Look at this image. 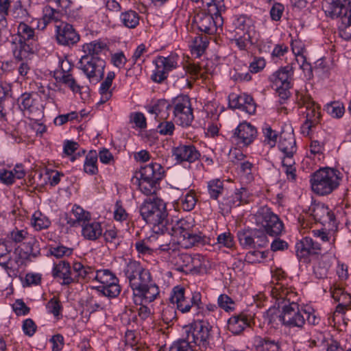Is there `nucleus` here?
<instances>
[{
	"label": "nucleus",
	"instance_id": "nucleus-31",
	"mask_svg": "<svg viewBox=\"0 0 351 351\" xmlns=\"http://www.w3.org/2000/svg\"><path fill=\"white\" fill-rule=\"evenodd\" d=\"M159 293V287L152 280L134 292L136 296L141 298L144 302L148 303L155 300Z\"/></svg>",
	"mask_w": 351,
	"mask_h": 351
},
{
	"label": "nucleus",
	"instance_id": "nucleus-51",
	"mask_svg": "<svg viewBox=\"0 0 351 351\" xmlns=\"http://www.w3.org/2000/svg\"><path fill=\"white\" fill-rule=\"evenodd\" d=\"M339 36L344 40L351 38V10L348 16L341 19V24L339 27Z\"/></svg>",
	"mask_w": 351,
	"mask_h": 351
},
{
	"label": "nucleus",
	"instance_id": "nucleus-22",
	"mask_svg": "<svg viewBox=\"0 0 351 351\" xmlns=\"http://www.w3.org/2000/svg\"><path fill=\"white\" fill-rule=\"evenodd\" d=\"M172 155L180 163L184 162L193 163L199 160L201 157L200 152L192 143L180 144L178 146L173 147Z\"/></svg>",
	"mask_w": 351,
	"mask_h": 351
},
{
	"label": "nucleus",
	"instance_id": "nucleus-54",
	"mask_svg": "<svg viewBox=\"0 0 351 351\" xmlns=\"http://www.w3.org/2000/svg\"><path fill=\"white\" fill-rule=\"evenodd\" d=\"M263 133L265 137L264 143L271 147H274L277 142V132L273 130L269 125L265 124L263 128Z\"/></svg>",
	"mask_w": 351,
	"mask_h": 351
},
{
	"label": "nucleus",
	"instance_id": "nucleus-40",
	"mask_svg": "<svg viewBox=\"0 0 351 351\" xmlns=\"http://www.w3.org/2000/svg\"><path fill=\"white\" fill-rule=\"evenodd\" d=\"M107 49V45L100 40H93L82 46V50L86 53L85 56L95 57H97L98 55Z\"/></svg>",
	"mask_w": 351,
	"mask_h": 351
},
{
	"label": "nucleus",
	"instance_id": "nucleus-41",
	"mask_svg": "<svg viewBox=\"0 0 351 351\" xmlns=\"http://www.w3.org/2000/svg\"><path fill=\"white\" fill-rule=\"evenodd\" d=\"M152 275L150 271L143 268L142 271L137 275L136 277L133 278L129 283L133 291L135 292L141 287H143V286L147 283H149L151 280Z\"/></svg>",
	"mask_w": 351,
	"mask_h": 351
},
{
	"label": "nucleus",
	"instance_id": "nucleus-38",
	"mask_svg": "<svg viewBox=\"0 0 351 351\" xmlns=\"http://www.w3.org/2000/svg\"><path fill=\"white\" fill-rule=\"evenodd\" d=\"M97 158L98 154L96 151L91 150L88 153L84 163V171L86 173L90 176L97 174Z\"/></svg>",
	"mask_w": 351,
	"mask_h": 351
},
{
	"label": "nucleus",
	"instance_id": "nucleus-57",
	"mask_svg": "<svg viewBox=\"0 0 351 351\" xmlns=\"http://www.w3.org/2000/svg\"><path fill=\"white\" fill-rule=\"evenodd\" d=\"M25 253L28 256H32L33 257H36L38 254H40V245L39 242L34 237H29L28 241L25 243Z\"/></svg>",
	"mask_w": 351,
	"mask_h": 351
},
{
	"label": "nucleus",
	"instance_id": "nucleus-26",
	"mask_svg": "<svg viewBox=\"0 0 351 351\" xmlns=\"http://www.w3.org/2000/svg\"><path fill=\"white\" fill-rule=\"evenodd\" d=\"M253 347L255 351H282V341L281 338L258 335L254 338Z\"/></svg>",
	"mask_w": 351,
	"mask_h": 351
},
{
	"label": "nucleus",
	"instance_id": "nucleus-23",
	"mask_svg": "<svg viewBox=\"0 0 351 351\" xmlns=\"http://www.w3.org/2000/svg\"><path fill=\"white\" fill-rule=\"evenodd\" d=\"M296 256L300 260L306 261L311 255L321 251L320 244L311 237H306L295 244Z\"/></svg>",
	"mask_w": 351,
	"mask_h": 351
},
{
	"label": "nucleus",
	"instance_id": "nucleus-61",
	"mask_svg": "<svg viewBox=\"0 0 351 351\" xmlns=\"http://www.w3.org/2000/svg\"><path fill=\"white\" fill-rule=\"evenodd\" d=\"M61 82L66 86L70 88L73 92H79L80 86L77 84L73 75L66 71L62 72L61 77Z\"/></svg>",
	"mask_w": 351,
	"mask_h": 351
},
{
	"label": "nucleus",
	"instance_id": "nucleus-45",
	"mask_svg": "<svg viewBox=\"0 0 351 351\" xmlns=\"http://www.w3.org/2000/svg\"><path fill=\"white\" fill-rule=\"evenodd\" d=\"M32 225L36 230H41L49 227L51 221L40 211H36L32 218Z\"/></svg>",
	"mask_w": 351,
	"mask_h": 351
},
{
	"label": "nucleus",
	"instance_id": "nucleus-58",
	"mask_svg": "<svg viewBox=\"0 0 351 351\" xmlns=\"http://www.w3.org/2000/svg\"><path fill=\"white\" fill-rule=\"evenodd\" d=\"M29 237H30L27 230H19L17 228H15L11 231L8 235V239L15 243H19L23 241H27Z\"/></svg>",
	"mask_w": 351,
	"mask_h": 351
},
{
	"label": "nucleus",
	"instance_id": "nucleus-44",
	"mask_svg": "<svg viewBox=\"0 0 351 351\" xmlns=\"http://www.w3.org/2000/svg\"><path fill=\"white\" fill-rule=\"evenodd\" d=\"M137 336L132 330H127L125 334V342L127 347H130L133 351H147L148 348L143 343L137 341Z\"/></svg>",
	"mask_w": 351,
	"mask_h": 351
},
{
	"label": "nucleus",
	"instance_id": "nucleus-29",
	"mask_svg": "<svg viewBox=\"0 0 351 351\" xmlns=\"http://www.w3.org/2000/svg\"><path fill=\"white\" fill-rule=\"evenodd\" d=\"M293 69L292 66L287 65L274 72L269 80L276 87L279 86H292Z\"/></svg>",
	"mask_w": 351,
	"mask_h": 351
},
{
	"label": "nucleus",
	"instance_id": "nucleus-53",
	"mask_svg": "<svg viewBox=\"0 0 351 351\" xmlns=\"http://www.w3.org/2000/svg\"><path fill=\"white\" fill-rule=\"evenodd\" d=\"M267 251H250L245 256V261L249 264H255L261 263L263 260L265 259L268 256Z\"/></svg>",
	"mask_w": 351,
	"mask_h": 351
},
{
	"label": "nucleus",
	"instance_id": "nucleus-47",
	"mask_svg": "<svg viewBox=\"0 0 351 351\" xmlns=\"http://www.w3.org/2000/svg\"><path fill=\"white\" fill-rule=\"evenodd\" d=\"M143 269V267L139 262L130 260L126 264L123 269V272L130 282L133 280V278L136 277L137 275H138Z\"/></svg>",
	"mask_w": 351,
	"mask_h": 351
},
{
	"label": "nucleus",
	"instance_id": "nucleus-17",
	"mask_svg": "<svg viewBox=\"0 0 351 351\" xmlns=\"http://www.w3.org/2000/svg\"><path fill=\"white\" fill-rule=\"evenodd\" d=\"M179 57L176 53H171L167 57L158 56L155 60L156 69L152 75V80L157 83H162L168 77L169 73L178 66Z\"/></svg>",
	"mask_w": 351,
	"mask_h": 351
},
{
	"label": "nucleus",
	"instance_id": "nucleus-5",
	"mask_svg": "<svg viewBox=\"0 0 351 351\" xmlns=\"http://www.w3.org/2000/svg\"><path fill=\"white\" fill-rule=\"evenodd\" d=\"M18 42L11 44L14 57L23 61L29 58L38 49L37 36L34 29L24 23H20L17 28Z\"/></svg>",
	"mask_w": 351,
	"mask_h": 351
},
{
	"label": "nucleus",
	"instance_id": "nucleus-19",
	"mask_svg": "<svg viewBox=\"0 0 351 351\" xmlns=\"http://www.w3.org/2000/svg\"><path fill=\"white\" fill-rule=\"evenodd\" d=\"M296 101L300 108L304 107L306 108V121L313 123V124H318L321 117L319 107L313 100L311 97L303 93H298L296 95Z\"/></svg>",
	"mask_w": 351,
	"mask_h": 351
},
{
	"label": "nucleus",
	"instance_id": "nucleus-11",
	"mask_svg": "<svg viewBox=\"0 0 351 351\" xmlns=\"http://www.w3.org/2000/svg\"><path fill=\"white\" fill-rule=\"evenodd\" d=\"M211 326L204 320H197L185 327L186 339L201 350H206L209 344Z\"/></svg>",
	"mask_w": 351,
	"mask_h": 351
},
{
	"label": "nucleus",
	"instance_id": "nucleus-46",
	"mask_svg": "<svg viewBox=\"0 0 351 351\" xmlns=\"http://www.w3.org/2000/svg\"><path fill=\"white\" fill-rule=\"evenodd\" d=\"M282 165L287 179L294 181L296 178V167L294 157H282Z\"/></svg>",
	"mask_w": 351,
	"mask_h": 351
},
{
	"label": "nucleus",
	"instance_id": "nucleus-9",
	"mask_svg": "<svg viewBox=\"0 0 351 351\" xmlns=\"http://www.w3.org/2000/svg\"><path fill=\"white\" fill-rule=\"evenodd\" d=\"M101 284L95 287L99 296H105L110 299L117 298L121 287L118 278L109 269L97 270L95 279Z\"/></svg>",
	"mask_w": 351,
	"mask_h": 351
},
{
	"label": "nucleus",
	"instance_id": "nucleus-63",
	"mask_svg": "<svg viewBox=\"0 0 351 351\" xmlns=\"http://www.w3.org/2000/svg\"><path fill=\"white\" fill-rule=\"evenodd\" d=\"M218 306L228 312L234 310V302L232 299L226 294H221L217 300Z\"/></svg>",
	"mask_w": 351,
	"mask_h": 351
},
{
	"label": "nucleus",
	"instance_id": "nucleus-48",
	"mask_svg": "<svg viewBox=\"0 0 351 351\" xmlns=\"http://www.w3.org/2000/svg\"><path fill=\"white\" fill-rule=\"evenodd\" d=\"M179 201L180 206L184 210L191 211L195 208L197 199L194 191L191 190Z\"/></svg>",
	"mask_w": 351,
	"mask_h": 351
},
{
	"label": "nucleus",
	"instance_id": "nucleus-1",
	"mask_svg": "<svg viewBox=\"0 0 351 351\" xmlns=\"http://www.w3.org/2000/svg\"><path fill=\"white\" fill-rule=\"evenodd\" d=\"M271 294L278 308H282L279 315L282 324L288 328H302L306 322V310L300 308L294 289L277 284L271 289Z\"/></svg>",
	"mask_w": 351,
	"mask_h": 351
},
{
	"label": "nucleus",
	"instance_id": "nucleus-49",
	"mask_svg": "<svg viewBox=\"0 0 351 351\" xmlns=\"http://www.w3.org/2000/svg\"><path fill=\"white\" fill-rule=\"evenodd\" d=\"M245 192V188L242 187L237 189L233 195L226 199V202L223 203V205L226 206L229 208L240 206L244 200L243 193Z\"/></svg>",
	"mask_w": 351,
	"mask_h": 351
},
{
	"label": "nucleus",
	"instance_id": "nucleus-32",
	"mask_svg": "<svg viewBox=\"0 0 351 351\" xmlns=\"http://www.w3.org/2000/svg\"><path fill=\"white\" fill-rule=\"evenodd\" d=\"M309 210L314 219L322 223L333 221L335 219L334 215L324 204H314Z\"/></svg>",
	"mask_w": 351,
	"mask_h": 351
},
{
	"label": "nucleus",
	"instance_id": "nucleus-56",
	"mask_svg": "<svg viewBox=\"0 0 351 351\" xmlns=\"http://www.w3.org/2000/svg\"><path fill=\"white\" fill-rule=\"evenodd\" d=\"M291 49L293 53L295 56L296 60L299 62H301L302 64L306 61V58L304 56L305 51L304 45L300 40H295L291 43Z\"/></svg>",
	"mask_w": 351,
	"mask_h": 351
},
{
	"label": "nucleus",
	"instance_id": "nucleus-21",
	"mask_svg": "<svg viewBox=\"0 0 351 351\" xmlns=\"http://www.w3.org/2000/svg\"><path fill=\"white\" fill-rule=\"evenodd\" d=\"M56 28V38L59 45L71 47L79 42L80 35L72 25L61 23Z\"/></svg>",
	"mask_w": 351,
	"mask_h": 351
},
{
	"label": "nucleus",
	"instance_id": "nucleus-2",
	"mask_svg": "<svg viewBox=\"0 0 351 351\" xmlns=\"http://www.w3.org/2000/svg\"><path fill=\"white\" fill-rule=\"evenodd\" d=\"M165 176V170L158 162H152L142 166L138 171H135L131 179L132 184L145 195L156 194L160 181Z\"/></svg>",
	"mask_w": 351,
	"mask_h": 351
},
{
	"label": "nucleus",
	"instance_id": "nucleus-52",
	"mask_svg": "<svg viewBox=\"0 0 351 351\" xmlns=\"http://www.w3.org/2000/svg\"><path fill=\"white\" fill-rule=\"evenodd\" d=\"M186 71L190 75V78L194 81L198 79L203 80L206 78V73L199 65L194 63H189L186 66Z\"/></svg>",
	"mask_w": 351,
	"mask_h": 351
},
{
	"label": "nucleus",
	"instance_id": "nucleus-50",
	"mask_svg": "<svg viewBox=\"0 0 351 351\" xmlns=\"http://www.w3.org/2000/svg\"><path fill=\"white\" fill-rule=\"evenodd\" d=\"M61 14L59 11L50 7L45 6L43 10L42 20L45 26L52 21H58L60 20Z\"/></svg>",
	"mask_w": 351,
	"mask_h": 351
},
{
	"label": "nucleus",
	"instance_id": "nucleus-64",
	"mask_svg": "<svg viewBox=\"0 0 351 351\" xmlns=\"http://www.w3.org/2000/svg\"><path fill=\"white\" fill-rule=\"evenodd\" d=\"M193 346L185 338L173 343L169 351H193Z\"/></svg>",
	"mask_w": 351,
	"mask_h": 351
},
{
	"label": "nucleus",
	"instance_id": "nucleus-14",
	"mask_svg": "<svg viewBox=\"0 0 351 351\" xmlns=\"http://www.w3.org/2000/svg\"><path fill=\"white\" fill-rule=\"evenodd\" d=\"M172 108L176 123L183 127L189 126L194 119L191 99L188 95H180L173 99Z\"/></svg>",
	"mask_w": 351,
	"mask_h": 351
},
{
	"label": "nucleus",
	"instance_id": "nucleus-28",
	"mask_svg": "<svg viewBox=\"0 0 351 351\" xmlns=\"http://www.w3.org/2000/svg\"><path fill=\"white\" fill-rule=\"evenodd\" d=\"M252 317L250 315L241 313L229 318L228 328L234 335L241 334L247 327L250 326Z\"/></svg>",
	"mask_w": 351,
	"mask_h": 351
},
{
	"label": "nucleus",
	"instance_id": "nucleus-10",
	"mask_svg": "<svg viewBox=\"0 0 351 351\" xmlns=\"http://www.w3.org/2000/svg\"><path fill=\"white\" fill-rule=\"evenodd\" d=\"M213 1L214 4L210 5V7H215L216 10L213 14L201 13L197 14L194 19L198 29L208 34L215 33L217 28L221 27L223 24L221 12L225 10V6L223 4H221L218 0H213Z\"/></svg>",
	"mask_w": 351,
	"mask_h": 351
},
{
	"label": "nucleus",
	"instance_id": "nucleus-15",
	"mask_svg": "<svg viewBox=\"0 0 351 351\" xmlns=\"http://www.w3.org/2000/svg\"><path fill=\"white\" fill-rule=\"evenodd\" d=\"M79 64L90 81L98 82L104 77L106 62L101 58L83 56Z\"/></svg>",
	"mask_w": 351,
	"mask_h": 351
},
{
	"label": "nucleus",
	"instance_id": "nucleus-18",
	"mask_svg": "<svg viewBox=\"0 0 351 351\" xmlns=\"http://www.w3.org/2000/svg\"><path fill=\"white\" fill-rule=\"evenodd\" d=\"M256 137V128L252 124L245 121L241 123L235 128L231 138L237 145L247 147L254 142Z\"/></svg>",
	"mask_w": 351,
	"mask_h": 351
},
{
	"label": "nucleus",
	"instance_id": "nucleus-7",
	"mask_svg": "<svg viewBox=\"0 0 351 351\" xmlns=\"http://www.w3.org/2000/svg\"><path fill=\"white\" fill-rule=\"evenodd\" d=\"M169 300L171 304H176L177 308L182 313H189L192 308L198 311L203 308L201 293L195 291L191 296L186 295V290L182 286L173 288Z\"/></svg>",
	"mask_w": 351,
	"mask_h": 351
},
{
	"label": "nucleus",
	"instance_id": "nucleus-6",
	"mask_svg": "<svg viewBox=\"0 0 351 351\" xmlns=\"http://www.w3.org/2000/svg\"><path fill=\"white\" fill-rule=\"evenodd\" d=\"M342 177V173L337 169L320 168L311 176V189L314 193L320 195L330 194L338 188Z\"/></svg>",
	"mask_w": 351,
	"mask_h": 351
},
{
	"label": "nucleus",
	"instance_id": "nucleus-12",
	"mask_svg": "<svg viewBox=\"0 0 351 351\" xmlns=\"http://www.w3.org/2000/svg\"><path fill=\"white\" fill-rule=\"evenodd\" d=\"M233 26L237 45L240 49H245L248 45L253 43L252 38L255 35L253 21L245 15H241L234 20Z\"/></svg>",
	"mask_w": 351,
	"mask_h": 351
},
{
	"label": "nucleus",
	"instance_id": "nucleus-33",
	"mask_svg": "<svg viewBox=\"0 0 351 351\" xmlns=\"http://www.w3.org/2000/svg\"><path fill=\"white\" fill-rule=\"evenodd\" d=\"M102 233L103 230L99 222L88 221L82 226V234L87 240L95 241Z\"/></svg>",
	"mask_w": 351,
	"mask_h": 351
},
{
	"label": "nucleus",
	"instance_id": "nucleus-8",
	"mask_svg": "<svg viewBox=\"0 0 351 351\" xmlns=\"http://www.w3.org/2000/svg\"><path fill=\"white\" fill-rule=\"evenodd\" d=\"M180 247H181L177 245L175 241L164 243L159 240L158 248L156 249V252L167 259L168 262L177 267L178 270H189L190 263L192 261V256L186 253H180Z\"/></svg>",
	"mask_w": 351,
	"mask_h": 351
},
{
	"label": "nucleus",
	"instance_id": "nucleus-24",
	"mask_svg": "<svg viewBox=\"0 0 351 351\" xmlns=\"http://www.w3.org/2000/svg\"><path fill=\"white\" fill-rule=\"evenodd\" d=\"M229 106L232 108L241 109L248 114H254L256 111V105L253 98L245 93L237 95L230 93L228 96Z\"/></svg>",
	"mask_w": 351,
	"mask_h": 351
},
{
	"label": "nucleus",
	"instance_id": "nucleus-30",
	"mask_svg": "<svg viewBox=\"0 0 351 351\" xmlns=\"http://www.w3.org/2000/svg\"><path fill=\"white\" fill-rule=\"evenodd\" d=\"M90 220V215L85 211L82 207L74 205L71 213L66 216L67 223L72 227L82 226L88 221Z\"/></svg>",
	"mask_w": 351,
	"mask_h": 351
},
{
	"label": "nucleus",
	"instance_id": "nucleus-62",
	"mask_svg": "<svg viewBox=\"0 0 351 351\" xmlns=\"http://www.w3.org/2000/svg\"><path fill=\"white\" fill-rule=\"evenodd\" d=\"M175 130L174 123L169 121H160L157 126V131L161 135L171 136Z\"/></svg>",
	"mask_w": 351,
	"mask_h": 351
},
{
	"label": "nucleus",
	"instance_id": "nucleus-37",
	"mask_svg": "<svg viewBox=\"0 0 351 351\" xmlns=\"http://www.w3.org/2000/svg\"><path fill=\"white\" fill-rule=\"evenodd\" d=\"M114 77V72L110 71L107 73L106 77L104 82H102L100 86L99 93L101 95V99L99 104H104L111 98L112 92L110 89V87Z\"/></svg>",
	"mask_w": 351,
	"mask_h": 351
},
{
	"label": "nucleus",
	"instance_id": "nucleus-16",
	"mask_svg": "<svg viewBox=\"0 0 351 351\" xmlns=\"http://www.w3.org/2000/svg\"><path fill=\"white\" fill-rule=\"evenodd\" d=\"M237 237L240 245L245 249L264 247L269 243L265 232L256 228L239 231Z\"/></svg>",
	"mask_w": 351,
	"mask_h": 351
},
{
	"label": "nucleus",
	"instance_id": "nucleus-60",
	"mask_svg": "<svg viewBox=\"0 0 351 351\" xmlns=\"http://www.w3.org/2000/svg\"><path fill=\"white\" fill-rule=\"evenodd\" d=\"M19 108L22 110H27L31 112L33 108L34 99H32V94L25 93L21 95L18 99Z\"/></svg>",
	"mask_w": 351,
	"mask_h": 351
},
{
	"label": "nucleus",
	"instance_id": "nucleus-3",
	"mask_svg": "<svg viewBox=\"0 0 351 351\" xmlns=\"http://www.w3.org/2000/svg\"><path fill=\"white\" fill-rule=\"evenodd\" d=\"M140 213L147 223L153 226L156 233H165L168 231V213L166 204L158 198H148L140 206Z\"/></svg>",
	"mask_w": 351,
	"mask_h": 351
},
{
	"label": "nucleus",
	"instance_id": "nucleus-55",
	"mask_svg": "<svg viewBox=\"0 0 351 351\" xmlns=\"http://www.w3.org/2000/svg\"><path fill=\"white\" fill-rule=\"evenodd\" d=\"M9 252L6 244L0 241V265L5 269L13 267Z\"/></svg>",
	"mask_w": 351,
	"mask_h": 351
},
{
	"label": "nucleus",
	"instance_id": "nucleus-39",
	"mask_svg": "<svg viewBox=\"0 0 351 351\" xmlns=\"http://www.w3.org/2000/svg\"><path fill=\"white\" fill-rule=\"evenodd\" d=\"M103 237L108 245V249L115 250L122 242V237L114 228L106 230Z\"/></svg>",
	"mask_w": 351,
	"mask_h": 351
},
{
	"label": "nucleus",
	"instance_id": "nucleus-42",
	"mask_svg": "<svg viewBox=\"0 0 351 351\" xmlns=\"http://www.w3.org/2000/svg\"><path fill=\"white\" fill-rule=\"evenodd\" d=\"M208 193L210 199L217 200L224 191L223 181L220 179H213L208 182Z\"/></svg>",
	"mask_w": 351,
	"mask_h": 351
},
{
	"label": "nucleus",
	"instance_id": "nucleus-20",
	"mask_svg": "<svg viewBox=\"0 0 351 351\" xmlns=\"http://www.w3.org/2000/svg\"><path fill=\"white\" fill-rule=\"evenodd\" d=\"M322 9L326 16L332 19L348 16L351 10L350 0H324Z\"/></svg>",
	"mask_w": 351,
	"mask_h": 351
},
{
	"label": "nucleus",
	"instance_id": "nucleus-4",
	"mask_svg": "<svg viewBox=\"0 0 351 351\" xmlns=\"http://www.w3.org/2000/svg\"><path fill=\"white\" fill-rule=\"evenodd\" d=\"M169 228L167 232L176 237L175 241L182 248L189 249L197 244H204L206 237L202 233L197 234L193 231L194 220L191 218H182L168 223Z\"/></svg>",
	"mask_w": 351,
	"mask_h": 351
},
{
	"label": "nucleus",
	"instance_id": "nucleus-35",
	"mask_svg": "<svg viewBox=\"0 0 351 351\" xmlns=\"http://www.w3.org/2000/svg\"><path fill=\"white\" fill-rule=\"evenodd\" d=\"M332 298L339 302L336 308V312L343 313L345 310L350 308V296L343 292L339 287H334L330 291Z\"/></svg>",
	"mask_w": 351,
	"mask_h": 351
},
{
	"label": "nucleus",
	"instance_id": "nucleus-43",
	"mask_svg": "<svg viewBox=\"0 0 351 351\" xmlns=\"http://www.w3.org/2000/svg\"><path fill=\"white\" fill-rule=\"evenodd\" d=\"M138 14L132 10L123 12L121 14L120 19L124 26L128 28H134L139 23Z\"/></svg>",
	"mask_w": 351,
	"mask_h": 351
},
{
	"label": "nucleus",
	"instance_id": "nucleus-27",
	"mask_svg": "<svg viewBox=\"0 0 351 351\" xmlns=\"http://www.w3.org/2000/svg\"><path fill=\"white\" fill-rule=\"evenodd\" d=\"M278 148L283 154L282 157H294L298 148L293 131H282L280 133Z\"/></svg>",
	"mask_w": 351,
	"mask_h": 351
},
{
	"label": "nucleus",
	"instance_id": "nucleus-59",
	"mask_svg": "<svg viewBox=\"0 0 351 351\" xmlns=\"http://www.w3.org/2000/svg\"><path fill=\"white\" fill-rule=\"evenodd\" d=\"M326 110L332 117L340 118L344 114L345 108L343 104L334 101L326 106Z\"/></svg>",
	"mask_w": 351,
	"mask_h": 351
},
{
	"label": "nucleus",
	"instance_id": "nucleus-34",
	"mask_svg": "<svg viewBox=\"0 0 351 351\" xmlns=\"http://www.w3.org/2000/svg\"><path fill=\"white\" fill-rule=\"evenodd\" d=\"M13 104L11 88L8 86L0 85V117L4 119Z\"/></svg>",
	"mask_w": 351,
	"mask_h": 351
},
{
	"label": "nucleus",
	"instance_id": "nucleus-36",
	"mask_svg": "<svg viewBox=\"0 0 351 351\" xmlns=\"http://www.w3.org/2000/svg\"><path fill=\"white\" fill-rule=\"evenodd\" d=\"M74 276L77 279L75 282H80L81 280H94L95 271L93 268L88 266H84L81 263L77 262L73 264Z\"/></svg>",
	"mask_w": 351,
	"mask_h": 351
},
{
	"label": "nucleus",
	"instance_id": "nucleus-25",
	"mask_svg": "<svg viewBox=\"0 0 351 351\" xmlns=\"http://www.w3.org/2000/svg\"><path fill=\"white\" fill-rule=\"evenodd\" d=\"M52 276L55 278H59L62 281V285H69L75 283L77 280L74 276L73 267H71L70 264L64 261H60L55 264L52 270Z\"/></svg>",
	"mask_w": 351,
	"mask_h": 351
},
{
	"label": "nucleus",
	"instance_id": "nucleus-13",
	"mask_svg": "<svg viewBox=\"0 0 351 351\" xmlns=\"http://www.w3.org/2000/svg\"><path fill=\"white\" fill-rule=\"evenodd\" d=\"M254 217L256 225L261 226L265 233L270 236H278L283 230L282 221L267 206L261 207Z\"/></svg>",
	"mask_w": 351,
	"mask_h": 351
}]
</instances>
